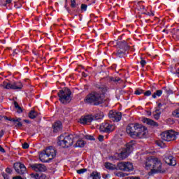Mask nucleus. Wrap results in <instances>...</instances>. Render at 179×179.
I'll return each mask as SVG.
<instances>
[{
  "mask_svg": "<svg viewBox=\"0 0 179 179\" xmlns=\"http://www.w3.org/2000/svg\"><path fill=\"white\" fill-rule=\"evenodd\" d=\"M12 0H6V3L3 4L4 6H6V4L11 3Z\"/></svg>",
  "mask_w": 179,
  "mask_h": 179,
  "instance_id": "09e8293b",
  "label": "nucleus"
},
{
  "mask_svg": "<svg viewBox=\"0 0 179 179\" xmlns=\"http://www.w3.org/2000/svg\"><path fill=\"white\" fill-rule=\"evenodd\" d=\"M22 149H29V144L27 143L22 144Z\"/></svg>",
  "mask_w": 179,
  "mask_h": 179,
  "instance_id": "a19ab883",
  "label": "nucleus"
},
{
  "mask_svg": "<svg viewBox=\"0 0 179 179\" xmlns=\"http://www.w3.org/2000/svg\"><path fill=\"white\" fill-rule=\"evenodd\" d=\"M140 9L143 12L144 15L147 16H155V13L152 11V8L150 7H145V6H140Z\"/></svg>",
  "mask_w": 179,
  "mask_h": 179,
  "instance_id": "6ab92c4d",
  "label": "nucleus"
},
{
  "mask_svg": "<svg viewBox=\"0 0 179 179\" xmlns=\"http://www.w3.org/2000/svg\"><path fill=\"white\" fill-rule=\"evenodd\" d=\"M76 145L78 148H83V146H85V141L83 140H79L76 142Z\"/></svg>",
  "mask_w": 179,
  "mask_h": 179,
  "instance_id": "7c9ffc66",
  "label": "nucleus"
},
{
  "mask_svg": "<svg viewBox=\"0 0 179 179\" xmlns=\"http://www.w3.org/2000/svg\"><path fill=\"white\" fill-rule=\"evenodd\" d=\"M163 94V91L162 90H157L153 94H152V99H156V97H160L162 94Z\"/></svg>",
  "mask_w": 179,
  "mask_h": 179,
  "instance_id": "cd10ccee",
  "label": "nucleus"
},
{
  "mask_svg": "<svg viewBox=\"0 0 179 179\" xmlns=\"http://www.w3.org/2000/svg\"><path fill=\"white\" fill-rule=\"evenodd\" d=\"M5 120H7V121H10L11 122H13V120H15V118L6 117Z\"/></svg>",
  "mask_w": 179,
  "mask_h": 179,
  "instance_id": "de8ad7c7",
  "label": "nucleus"
},
{
  "mask_svg": "<svg viewBox=\"0 0 179 179\" xmlns=\"http://www.w3.org/2000/svg\"><path fill=\"white\" fill-rule=\"evenodd\" d=\"M29 117L31 118V120H34V118L37 117V112L35 110H31L29 112Z\"/></svg>",
  "mask_w": 179,
  "mask_h": 179,
  "instance_id": "c756f323",
  "label": "nucleus"
},
{
  "mask_svg": "<svg viewBox=\"0 0 179 179\" xmlns=\"http://www.w3.org/2000/svg\"><path fill=\"white\" fill-rule=\"evenodd\" d=\"M117 169L121 171H132L134 165L129 162H121L117 164Z\"/></svg>",
  "mask_w": 179,
  "mask_h": 179,
  "instance_id": "9d476101",
  "label": "nucleus"
},
{
  "mask_svg": "<svg viewBox=\"0 0 179 179\" xmlns=\"http://www.w3.org/2000/svg\"><path fill=\"white\" fill-rule=\"evenodd\" d=\"M31 178L34 179H47V175L43 173H32L30 174Z\"/></svg>",
  "mask_w": 179,
  "mask_h": 179,
  "instance_id": "412c9836",
  "label": "nucleus"
},
{
  "mask_svg": "<svg viewBox=\"0 0 179 179\" xmlns=\"http://www.w3.org/2000/svg\"><path fill=\"white\" fill-rule=\"evenodd\" d=\"M14 52H16V50H14Z\"/></svg>",
  "mask_w": 179,
  "mask_h": 179,
  "instance_id": "e2e57ef3",
  "label": "nucleus"
},
{
  "mask_svg": "<svg viewBox=\"0 0 179 179\" xmlns=\"http://www.w3.org/2000/svg\"><path fill=\"white\" fill-rule=\"evenodd\" d=\"M98 139L99 142H103V141H104V136H102V135L99 136Z\"/></svg>",
  "mask_w": 179,
  "mask_h": 179,
  "instance_id": "79ce46f5",
  "label": "nucleus"
},
{
  "mask_svg": "<svg viewBox=\"0 0 179 179\" xmlns=\"http://www.w3.org/2000/svg\"><path fill=\"white\" fill-rule=\"evenodd\" d=\"M31 169L36 173H43L47 171V167L43 164H34L31 165Z\"/></svg>",
  "mask_w": 179,
  "mask_h": 179,
  "instance_id": "4468645a",
  "label": "nucleus"
},
{
  "mask_svg": "<svg viewBox=\"0 0 179 179\" xmlns=\"http://www.w3.org/2000/svg\"><path fill=\"white\" fill-rule=\"evenodd\" d=\"M177 73H178V75H179V69H178Z\"/></svg>",
  "mask_w": 179,
  "mask_h": 179,
  "instance_id": "bf43d9fd",
  "label": "nucleus"
},
{
  "mask_svg": "<svg viewBox=\"0 0 179 179\" xmlns=\"http://www.w3.org/2000/svg\"><path fill=\"white\" fill-rule=\"evenodd\" d=\"M146 170H151L152 173H166L162 160L156 157H150L145 162Z\"/></svg>",
  "mask_w": 179,
  "mask_h": 179,
  "instance_id": "f03ea898",
  "label": "nucleus"
},
{
  "mask_svg": "<svg viewBox=\"0 0 179 179\" xmlns=\"http://www.w3.org/2000/svg\"><path fill=\"white\" fill-rule=\"evenodd\" d=\"M111 80L113 82H118L119 83H121L122 82V80H121V78H112Z\"/></svg>",
  "mask_w": 179,
  "mask_h": 179,
  "instance_id": "e433bc0d",
  "label": "nucleus"
},
{
  "mask_svg": "<svg viewBox=\"0 0 179 179\" xmlns=\"http://www.w3.org/2000/svg\"><path fill=\"white\" fill-rule=\"evenodd\" d=\"M87 9V5L86 4H82L81 5V10H86Z\"/></svg>",
  "mask_w": 179,
  "mask_h": 179,
  "instance_id": "ea45409f",
  "label": "nucleus"
},
{
  "mask_svg": "<svg viewBox=\"0 0 179 179\" xmlns=\"http://www.w3.org/2000/svg\"><path fill=\"white\" fill-rule=\"evenodd\" d=\"M6 171L8 173V174H12V169L10 168H7L6 169Z\"/></svg>",
  "mask_w": 179,
  "mask_h": 179,
  "instance_id": "49530a36",
  "label": "nucleus"
},
{
  "mask_svg": "<svg viewBox=\"0 0 179 179\" xmlns=\"http://www.w3.org/2000/svg\"><path fill=\"white\" fill-rule=\"evenodd\" d=\"M3 87L4 89H13V90H20L23 88V84L20 81L15 83H3Z\"/></svg>",
  "mask_w": 179,
  "mask_h": 179,
  "instance_id": "1a4fd4ad",
  "label": "nucleus"
},
{
  "mask_svg": "<svg viewBox=\"0 0 179 179\" xmlns=\"http://www.w3.org/2000/svg\"><path fill=\"white\" fill-rule=\"evenodd\" d=\"M39 159L43 163H48L51 160L45 150L39 155Z\"/></svg>",
  "mask_w": 179,
  "mask_h": 179,
  "instance_id": "aec40b11",
  "label": "nucleus"
},
{
  "mask_svg": "<svg viewBox=\"0 0 179 179\" xmlns=\"http://www.w3.org/2000/svg\"><path fill=\"white\" fill-rule=\"evenodd\" d=\"M24 122H27V124H29V121L27 120H24Z\"/></svg>",
  "mask_w": 179,
  "mask_h": 179,
  "instance_id": "4d7b16f0",
  "label": "nucleus"
},
{
  "mask_svg": "<svg viewBox=\"0 0 179 179\" xmlns=\"http://www.w3.org/2000/svg\"><path fill=\"white\" fill-rule=\"evenodd\" d=\"M162 103H158V107H159V108H162Z\"/></svg>",
  "mask_w": 179,
  "mask_h": 179,
  "instance_id": "6e6d98bb",
  "label": "nucleus"
},
{
  "mask_svg": "<svg viewBox=\"0 0 179 179\" xmlns=\"http://www.w3.org/2000/svg\"><path fill=\"white\" fill-rule=\"evenodd\" d=\"M71 8H75V6H76V0H71Z\"/></svg>",
  "mask_w": 179,
  "mask_h": 179,
  "instance_id": "58836bf2",
  "label": "nucleus"
},
{
  "mask_svg": "<svg viewBox=\"0 0 179 179\" xmlns=\"http://www.w3.org/2000/svg\"><path fill=\"white\" fill-rule=\"evenodd\" d=\"M143 93V90H136L134 92V94H137L138 96L142 94Z\"/></svg>",
  "mask_w": 179,
  "mask_h": 179,
  "instance_id": "c9c22d12",
  "label": "nucleus"
},
{
  "mask_svg": "<svg viewBox=\"0 0 179 179\" xmlns=\"http://www.w3.org/2000/svg\"><path fill=\"white\" fill-rule=\"evenodd\" d=\"M143 121L145 124H147L148 125H150L151 127H159V124H157V122L150 119L144 118Z\"/></svg>",
  "mask_w": 179,
  "mask_h": 179,
  "instance_id": "4be33fe9",
  "label": "nucleus"
},
{
  "mask_svg": "<svg viewBox=\"0 0 179 179\" xmlns=\"http://www.w3.org/2000/svg\"><path fill=\"white\" fill-rule=\"evenodd\" d=\"M0 152H1V153H5V149L3 148H2L1 145H0Z\"/></svg>",
  "mask_w": 179,
  "mask_h": 179,
  "instance_id": "3c124183",
  "label": "nucleus"
},
{
  "mask_svg": "<svg viewBox=\"0 0 179 179\" xmlns=\"http://www.w3.org/2000/svg\"><path fill=\"white\" fill-rule=\"evenodd\" d=\"M13 179H23V178H22L21 176H15L13 177Z\"/></svg>",
  "mask_w": 179,
  "mask_h": 179,
  "instance_id": "864d4df0",
  "label": "nucleus"
},
{
  "mask_svg": "<svg viewBox=\"0 0 179 179\" xmlns=\"http://www.w3.org/2000/svg\"><path fill=\"white\" fill-rule=\"evenodd\" d=\"M73 135H61L58 138L57 145L61 146V148H69L73 145Z\"/></svg>",
  "mask_w": 179,
  "mask_h": 179,
  "instance_id": "7ed1b4c3",
  "label": "nucleus"
},
{
  "mask_svg": "<svg viewBox=\"0 0 179 179\" xmlns=\"http://www.w3.org/2000/svg\"><path fill=\"white\" fill-rule=\"evenodd\" d=\"M134 149V145L131 143L127 144L125 148H124L120 153L117 154V160H124L131 155V152H132Z\"/></svg>",
  "mask_w": 179,
  "mask_h": 179,
  "instance_id": "39448f33",
  "label": "nucleus"
},
{
  "mask_svg": "<svg viewBox=\"0 0 179 179\" xmlns=\"http://www.w3.org/2000/svg\"><path fill=\"white\" fill-rule=\"evenodd\" d=\"M90 177H91V178L92 179H100L101 178V175L100 174V173L97 172V171H93Z\"/></svg>",
  "mask_w": 179,
  "mask_h": 179,
  "instance_id": "393cba45",
  "label": "nucleus"
},
{
  "mask_svg": "<svg viewBox=\"0 0 179 179\" xmlns=\"http://www.w3.org/2000/svg\"><path fill=\"white\" fill-rule=\"evenodd\" d=\"M172 115H173V117H176V118H179V108L178 109H176L173 112Z\"/></svg>",
  "mask_w": 179,
  "mask_h": 179,
  "instance_id": "473e14b6",
  "label": "nucleus"
},
{
  "mask_svg": "<svg viewBox=\"0 0 179 179\" xmlns=\"http://www.w3.org/2000/svg\"><path fill=\"white\" fill-rule=\"evenodd\" d=\"M109 118H110V120L115 122H118V121H121V118H122V114L121 112L110 110L109 112Z\"/></svg>",
  "mask_w": 179,
  "mask_h": 179,
  "instance_id": "ddd939ff",
  "label": "nucleus"
},
{
  "mask_svg": "<svg viewBox=\"0 0 179 179\" xmlns=\"http://www.w3.org/2000/svg\"><path fill=\"white\" fill-rule=\"evenodd\" d=\"M139 124H130L126 128V132L131 138H136Z\"/></svg>",
  "mask_w": 179,
  "mask_h": 179,
  "instance_id": "6e6552de",
  "label": "nucleus"
},
{
  "mask_svg": "<svg viewBox=\"0 0 179 179\" xmlns=\"http://www.w3.org/2000/svg\"><path fill=\"white\" fill-rule=\"evenodd\" d=\"M4 134H5V131L1 130L0 131V138H2L3 136V135H4Z\"/></svg>",
  "mask_w": 179,
  "mask_h": 179,
  "instance_id": "8fccbe9b",
  "label": "nucleus"
},
{
  "mask_svg": "<svg viewBox=\"0 0 179 179\" xmlns=\"http://www.w3.org/2000/svg\"><path fill=\"white\" fill-rule=\"evenodd\" d=\"M45 152L47 153L48 156L52 160L57 156V150L54 147H48L45 150Z\"/></svg>",
  "mask_w": 179,
  "mask_h": 179,
  "instance_id": "f3484780",
  "label": "nucleus"
},
{
  "mask_svg": "<svg viewBox=\"0 0 179 179\" xmlns=\"http://www.w3.org/2000/svg\"><path fill=\"white\" fill-rule=\"evenodd\" d=\"M14 169L18 174H24L26 173V166L24 164L20 163V162H17L14 164Z\"/></svg>",
  "mask_w": 179,
  "mask_h": 179,
  "instance_id": "2eb2a0df",
  "label": "nucleus"
},
{
  "mask_svg": "<svg viewBox=\"0 0 179 179\" xmlns=\"http://www.w3.org/2000/svg\"><path fill=\"white\" fill-rule=\"evenodd\" d=\"M127 176L126 173H124L122 172L118 173H117V177H125Z\"/></svg>",
  "mask_w": 179,
  "mask_h": 179,
  "instance_id": "37998d69",
  "label": "nucleus"
},
{
  "mask_svg": "<svg viewBox=\"0 0 179 179\" xmlns=\"http://www.w3.org/2000/svg\"><path fill=\"white\" fill-rule=\"evenodd\" d=\"M93 121V115H87L85 116H82L80 118V124H83V125L86 124H90Z\"/></svg>",
  "mask_w": 179,
  "mask_h": 179,
  "instance_id": "a211bd4d",
  "label": "nucleus"
},
{
  "mask_svg": "<svg viewBox=\"0 0 179 179\" xmlns=\"http://www.w3.org/2000/svg\"><path fill=\"white\" fill-rule=\"evenodd\" d=\"M87 1H89V0H87Z\"/></svg>",
  "mask_w": 179,
  "mask_h": 179,
  "instance_id": "0e129e2a",
  "label": "nucleus"
},
{
  "mask_svg": "<svg viewBox=\"0 0 179 179\" xmlns=\"http://www.w3.org/2000/svg\"><path fill=\"white\" fill-rule=\"evenodd\" d=\"M1 118H2V116H1V115H0V120H1Z\"/></svg>",
  "mask_w": 179,
  "mask_h": 179,
  "instance_id": "052dcab7",
  "label": "nucleus"
},
{
  "mask_svg": "<svg viewBox=\"0 0 179 179\" xmlns=\"http://www.w3.org/2000/svg\"><path fill=\"white\" fill-rule=\"evenodd\" d=\"M148 115H152V113L148 112Z\"/></svg>",
  "mask_w": 179,
  "mask_h": 179,
  "instance_id": "13d9d810",
  "label": "nucleus"
},
{
  "mask_svg": "<svg viewBox=\"0 0 179 179\" xmlns=\"http://www.w3.org/2000/svg\"><path fill=\"white\" fill-rule=\"evenodd\" d=\"M148 135V129L142 124H138L137 129V133L136 134V138H146Z\"/></svg>",
  "mask_w": 179,
  "mask_h": 179,
  "instance_id": "f8f14e48",
  "label": "nucleus"
},
{
  "mask_svg": "<svg viewBox=\"0 0 179 179\" xmlns=\"http://www.w3.org/2000/svg\"><path fill=\"white\" fill-rule=\"evenodd\" d=\"M62 125V123L61 121H57L53 124V131L54 132H58V131H60L61 127Z\"/></svg>",
  "mask_w": 179,
  "mask_h": 179,
  "instance_id": "5701e85b",
  "label": "nucleus"
},
{
  "mask_svg": "<svg viewBox=\"0 0 179 179\" xmlns=\"http://www.w3.org/2000/svg\"><path fill=\"white\" fill-rule=\"evenodd\" d=\"M92 116H93V120H102V118L104 117V113H103V112H99Z\"/></svg>",
  "mask_w": 179,
  "mask_h": 179,
  "instance_id": "a878e982",
  "label": "nucleus"
},
{
  "mask_svg": "<svg viewBox=\"0 0 179 179\" xmlns=\"http://www.w3.org/2000/svg\"><path fill=\"white\" fill-rule=\"evenodd\" d=\"M71 94H72V92H71V90L66 87L59 91L57 93L59 100L61 101V103H62V104L71 103V101L72 100V96H71Z\"/></svg>",
  "mask_w": 179,
  "mask_h": 179,
  "instance_id": "20e7f679",
  "label": "nucleus"
},
{
  "mask_svg": "<svg viewBox=\"0 0 179 179\" xmlns=\"http://www.w3.org/2000/svg\"><path fill=\"white\" fill-rule=\"evenodd\" d=\"M87 171V169H81L77 170V173L78 174H83L84 173H86Z\"/></svg>",
  "mask_w": 179,
  "mask_h": 179,
  "instance_id": "72a5a7b5",
  "label": "nucleus"
},
{
  "mask_svg": "<svg viewBox=\"0 0 179 179\" xmlns=\"http://www.w3.org/2000/svg\"><path fill=\"white\" fill-rule=\"evenodd\" d=\"M178 135V133L173 130L165 131L161 134V139L165 142H171V141H176Z\"/></svg>",
  "mask_w": 179,
  "mask_h": 179,
  "instance_id": "423d86ee",
  "label": "nucleus"
},
{
  "mask_svg": "<svg viewBox=\"0 0 179 179\" xmlns=\"http://www.w3.org/2000/svg\"><path fill=\"white\" fill-rule=\"evenodd\" d=\"M22 121L21 118H15L13 120V122L16 128H22L23 127V124L20 122Z\"/></svg>",
  "mask_w": 179,
  "mask_h": 179,
  "instance_id": "b1692460",
  "label": "nucleus"
},
{
  "mask_svg": "<svg viewBox=\"0 0 179 179\" xmlns=\"http://www.w3.org/2000/svg\"><path fill=\"white\" fill-rule=\"evenodd\" d=\"M150 94H152V92L150 91H146L145 93H144V95L145 96H150Z\"/></svg>",
  "mask_w": 179,
  "mask_h": 179,
  "instance_id": "a18cd8bd",
  "label": "nucleus"
},
{
  "mask_svg": "<svg viewBox=\"0 0 179 179\" xmlns=\"http://www.w3.org/2000/svg\"><path fill=\"white\" fill-rule=\"evenodd\" d=\"M14 106L15 108L17 110V112L20 114L21 113H23V109H22V107H20V106H19V103H17V102L15 101L14 102Z\"/></svg>",
  "mask_w": 179,
  "mask_h": 179,
  "instance_id": "c85d7f7f",
  "label": "nucleus"
},
{
  "mask_svg": "<svg viewBox=\"0 0 179 179\" xmlns=\"http://www.w3.org/2000/svg\"><path fill=\"white\" fill-rule=\"evenodd\" d=\"M105 167L108 169V170H115V165L109 162L105 163Z\"/></svg>",
  "mask_w": 179,
  "mask_h": 179,
  "instance_id": "bb28decb",
  "label": "nucleus"
},
{
  "mask_svg": "<svg viewBox=\"0 0 179 179\" xmlns=\"http://www.w3.org/2000/svg\"><path fill=\"white\" fill-rule=\"evenodd\" d=\"M85 138L88 141H94V137H93L92 136L86 135Z\"/></svg>",
  "mask_w": 179,
  "mask_h": 179,
  "instance_id": "4c0bfd02",
  "label": "nucleus"
},
{
  "mask_svg": "<svg viewBox=\"0 0 179 179\" xmlns=\"http://www.w3.org/2000/svg\"><path fill=\"white\" fill-rule=\"evenodd\" d=\"M99 129L101 132L110 134V132H113L115 129V125L110 121H106L101 124Z\"/></svg>",
  "mask_w": 179,
  "mask_h": 179,
  "instance_id": "0eeeda50",
  "label": "nucleus"
},
{
  "mask_svg": "<svg viewBox=\"0 0 179 179\" xmlns=\"http://www.w3.org/2000/svg\"><path fill=\"white\" fill-rule=\"evenodd\" d=\"M163 90H164V92H166V93H167L168 94H170V93L173 92V91H171V90H170V88H168L167 87H164Z\"/></svg>",
  "mask_w": 179,
  "mask_h": 179,
  "instance_id": "f704fd0d",
  "label": "nucleus"
},
{
  "mask_svg": "<svg viewBox=\"0 0 179 179\" xmlns=\"http://www.w3.org/2000/svg\"><path fill=\"white\" fill-rule=\"evenodd\" d=\"M120 46L122 48L117 50L116 55L119 57V58H125V57H127V50H129V45H128L125 41H123L121 43Z\"/></svg>",
  "mask_w": 179,
  "mask_h": 179,
  "instance_id": "9b49d317",
  "label": "nucleus"
},
{
  "mask_svg": "<svg viewBox=\"0 0 179 179\" xmlns=\"http://www.w3.org/2000/svg\"><path fill=\"white\" fill-rule=\"evenodd\" d=\"M140 64H141V66L143 68V66H145V65H146V61L143 59L140 62Z\"/></svg>",
  "mask_w": 179,
  "mask_h": 179,
  "instance_id": "c03bdc74",
  "label": "nucleus"
},
{
  "mask_svg": "<svg viewBox=\"0 0 179 179\" xmlns=\"http://www.w3.org/2000/svg\"><path fill=\"white\" fill-rule=\"evenodd\" d=\"M129 178L130 179H141V178H139V177H134V176L130 177Z\"/></svg>",
  "mask_w": 179,
  "mask_h": 179,
  "instance_id": "5fc2aeb1",
  "label": "nucleus"
},
{
  "mask_svg": "<svg viewBox=\"0 0 179 179\" xmlns=\"http://www.w3.org/2000/svg\"><path fill=\"white\" fill-rule=\"evenodd\" d=\"M3 177L4 179H9V176H8L7 174H3Z\"/></svg>",
  "mask_w": 179,
  "mask_h": 179,
  "instance_id": "603ef678",
  "label": "nucleus"
},
{
  "mask_svg": "<svg viewBox=\"0 0 179 179\" xmlns=\"http://www.w3.org/2000/svg\"><path fill=\"white\" fill-rule=\"evenodd\" d=\"M164 162L169 164V166H176L177 164V161H176V158L172 155H166L164 157Z\"/></svg>",
  "mask_w": 179,
  "mask_h": 179,
  "instance_id": "dca6fc26",
  "label": "nucleus"
},
{
  "mask_svg": "<svg viewBox=\"0 0 179 179\" xmlns=\"http://www.w3.org/2000/svg\"><path fill=\"white\" fill-rule=\"evenodd\" d=\"M154 118L155 120H159V118H160V111L159 110V109H157L155 113H154Z\"/></svg>",
  "mask_w": 179,
  "mask_h": 179,
  "instance_id": "2f4dec72",
  "label": "nucleus"
},
{
  "mask_svg": "<svg viewBox=\"0 0 179 179\" xmlns=\"http://www.w3.org/2000/svg\"><path fill=\"white\" fill-rule=\"evenodd\" d=\"M157 145H158L159 146H160V145L159 144V143H157Z\"/></svg>",
  "mask_w": 179,
  "mask_h": 179,
  "instance_id": "680f3d73",
  "label": "nucleus"
},
{
  "mask_svg": "<svg viewBox=\"0 0 179 179\" xmlns=\"http://www.w3.org/2000/svg\"><path fill=\"white\" fill-rule=\"evenodd\" d=\"M107 92L106 87H99L98 91L92 92L87 95L85 101L93 106H100L104 103V94Z\"/></svg>",
  "mask_w": 179,
  "mask_h": 179,
  "instance_id": "f257e3e1",
  "label": "nucleus"
}]
</instances>
